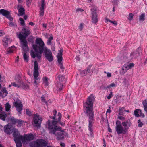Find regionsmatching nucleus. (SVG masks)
Listing matches in <instances>:
<instances>
[{
	"label": "nucleus",
	"mask_w": 147,
	"mask_h": 147,
	"mask_svg": "<svg viewBox=\"0 0 147 147\" xmlns=\"http://www.w3.org/2000/svg\"><path fill=\"white\" fill-rule=\"evenodd\" d=\"M9 25L11 26H13L14 27H17V25L16 24H14L12 22H11L9 23Z\"/></svg>",
	"instance_id": "43"
},
{
	"label": "nucleus",
	"mask_w": 147,
	"mask_h": 147,
	"mask_svg": "<svg viewBox=\"0 0 147 147\" xmlns=\"http://www.w3.org/2000/svg\"><path fill=\"white\" fill-rule=\"evenodd\" d=\"M60 146L61 147H65V144L63 143H60Z\"/></svg>",
	"instance_id": "59"
},
{
	"label": "nucleus",
	"mask_w": 147,
	"mask_h": 147,
	"mask_svg": "<svg viewBox=\"0 0 147 147\" xmlns=\"http://www.w3.org/2000/svg\"><path fill=\"white\" fill-rule=\"evenodd\" d=\"M124 109V108H120L119 109V114L120 115H123V110Z\"/></svg>",
	"instance_id": "39"
},
{
	"label": "nucleus",
	"mask_w": 147,
	"mask_h": 147,
	"mask_svg": "<svg viewBox=\"0 0 147 147\" xmlns=\"http://www.w3.org/2000/svg\"><path fill=\"white\" fill-rule=\"evenodd\" d=\"M16 49V47L14 46H13L9 47L7 51V54H10L13 53Z\"/></svg>",
	"instance_id": "23"
},
{
	"label": "nucleus",
	"mask_w": 147,
	"mask_h": 147,
	"mask_svg": "<svg viewBox=\"0 0 147 147\" xmlns=\"http://www.w3.org/2000/svg\"><path fill=\"white\" fill-rule=\"evenodd\" d=\"M19 20L20 21V24L21 25H25L24 21V20L22 18H20Z\"/></svg>",
	"instance_id": "44"
},
{
	"label": "nucleus",
	"mask_w": 147,
	"mask_h": 147,
	"mask_svg": "<svg viewBox=\"0 0 147 147\" xmlns=\"http://www.w3.org/2000/svg\"><path fill=\"white\" fill-rule=\"evenodd\" d=\"M139 109H136L134 112V115L136 117H138L139 116V115L138 114V113H139Z\"/></svg>",
	"instance_id": "37"
},
{
	"label": "nucleus",
	"mask_w": 147,
	"mask_h": 147,
	"mask_svg": "<svg viewBox=\"0 0 147 147\" xmlns=\"http://www.w3.org/2000/svg\"><path fill=\"white\" fill-rule=\"evenodd\" d=\"M14 105L16 107L17 110L21 114V111L22 110V104L20 100L16 101L13 103Z\"/></svg>",
	"instance_id": "14"
},
{
	"label": "nucleus",
	"mask_w": 147,
	"mask_h": 147,
	"mask_svg": "<svg viewBox=\"0 0 147 147\" xmlns=\"http://www.w3.org/2000/svg\"><path fill=\"white\" fill-rule=\"evenodd\" d=\"M91 66V65H89L86 70H83L81 72L80 74L82 76H86L89 72Z\"/></svg>",
	"instance_id": "21"
},
{
	"label": "nucleus",
	"mask_w": 147,
	"mask_h": 147,
	"mask_svg": "<svg viewBox=\"0 0 147 147\" xmlns=\"http://www.w3.org/2000/svg\"><path fill=\"white\" fill-rule=\"evenodd\" d=\"M2 91L3 93H5L6 94H7V91L5 88H3L2 90Z\"/></svg>",
	"instance_id": "55"
},
{
	"label": "nucleus",
	"mask_w": 147,
	"mask_h": 147,
	"mask_svg": "<svg viewBox=\"0 0 147 147\" xmlns=\"http://www.w3.org/2000/svg\"><path fill=\"white\" fill-rule=\"evenodd\" d=\"M116 131L118 134L122 133L127 134L128 132V130H126L125 128H123L120 124L116 126Z\"/></svg>",
	"instance_id": "13"
},
{
	"label": "nucleus",
	"mask_w": 147,
	"mask_h": 147,
	"mask_svg": "<svg viewBox=\"0 0 147 147\" xmlns=\"http://www.w3.org/2000/svg\"><path fill=\"white\" fill-rule=\"evenodd\" d=\"M138 126L139 127H141L143 125V123L140 120H139L138 121Z\"/></svg>",
	"instance_id": "36"
},
{
	"label": "nucleus",
	"mask_w": 147,
	"mask_h": 147,
	"mask_svg": "<svg viewBox=\"0 0 147 147\" xmlns=\"http://www.w3.org/2000/svg\"><path fill=\"white\" fill-rule=\"evenodd\" d=\"M13 135L14 138V140L16 144H17V142H21L20 140H21L22 136L20 135L17 129H13Z\"/></svg>",
	"instance_id": "11"
},
{
	"label": "nucleus",
	"mask_w": 147,
	"mask_h": 147,
	"mask_svg": "<svg viewBox=\"0 0 147 147\" xmlns=\"http://www.w3.org/2000/svg\"><path fill=\"white\" fill-rule=\"evenodd\" d=\"M144 110L147 113V107H144Z\"/></svg>",
	"instance_id": "64"
},
{
	"label": "nucleus",
	"mask_w": 147,
	"mask_h": 147,
	"mask_svg": "<svg viewBox=\"0 0 147 147\" xmlns=\"http://www.w3.org/2000/svg\"><path fill=\"white\" fill-rule=\"evenodd\" d=\"M110 22L113 24L114 25H117V22L115 21H110Z\"/></svg>",
	"instance_id": "54"
},
{
	"label": "nucleus",
	"mask_w": 147,
	"mask_h": 147,
	"mask_svg": "<svg viewBox=\"0 0 147 147\" xmlns=\"http://www.w3.org/2000/svg\"><path fill=\"white\" fill-rule=\"evenodd\" d=\"M57 111L56 110L53 111V116H50V118L52 119L51 123L50 120H49L47 122L48 125V129L49 133L51 134H53L56 136L57 140H61L65 137H68V133L63 129L62 128L59 126L56 125L58 123L62 126H64L65 125V121H61L62 117L61 113L59 112L57 116L58 118H57Z\"/></svg>",
	"instance_id": "1"
},
{
	"label": "nucleus",
	"mask_w": 147,
	"mask_h": 147,
	"mask_svg": "<svg viewBox=\"0 0 147 147\" xmlns=\"http://www.w3.org/2000/svg\"><path fill=\"white\" fill-rule=\"evenodd\" d=\"M53 39V37L52 36H50L48 39V40L47 42V44L48 45H51V41Z\"/></svg>",
	"instance_id": "33"
},
{
	"label": "nucleus",
	"mask_w": 147,
	"mask_h": 147,
	"mask_svg": "<svg viewBox=\"0 0 147 147\" xmlns=\"http://www.w3.org/2000/svg\"><path fill=\"white\" fill-rule=\"evenodd\" d=\"M18 9L19 10V15L20 16H22L24 13V8L21 7L20 8L19 6L17 7Z\"/></svg>",
	"instance_id": "27"
},
{
	"label": "nucleus",
	"mask_w": 147,
	"mask_h": 147,
	"mask_svg": "<svg viewBox=\"0 0 147 147\" xmlns=\"http://www.w3.org/2000/svg\"><path fill=\"white\" fill-rule=\"evenodd\" d=\"M144 107H147V100H144L143 102Z\"/></svg>",
	"instance_id": "47"
},
{
	"label": "nucleus",
	"mask_w": 147,
	"mask_h": 147,
	"mask_svg": "<svg viewBox=\"0 0 147 147\" xmlns=\"http://www.w3.org/2000/svg\"><path fill=\"white\" fill-rule=\"evenodd\" d=\"M22 85L23 86V87L24 89L25 90H27L29 88V86H28L25 84H22Z\"/></svg>",
	"instance_id": "42"
},
{
	"label": "nucleus",
	"mask_w": 147,
	"mask_h": 147,
	"mask_svg": "<svg viewBox=\"0 0 147 147\" xmlns=\"http://www.w3.org/2000/svg\"><path fill=\"white\" fill-rule=\"evenodd\" d=\"M48 78L46 77H45L43 78V82L46 86H47L48 85Z\"/></svg>",
	"instance_id": "28"
},
{
	"label": "nucleus",
	"mask_w": 147,
	"mask_h": 147,
	"mask_svg": "<svg viewBox=\"0 0 147 147\" xmlns=\"http://www.w3.org/2000/svg\"><path fill=\"white\" fill-rule=\"evenodd\" d=\"M0 14H2L4 16H5L10 21L13 20L12 18L10 15V13L7 11L1 9L0 10Z\"/></svg>",
	"instance_id": "15"
},
{
	"label": "nucleus",
	"mask_w": 147,
	"mask_h": 147,
	"mask_svg": "<svg viewBox=\"0 0 147 147\" xmlns=\"http://www.w3.org/2000/svg\"><path fill=\"white\" fill-rule=\"evenodd\" d=\"M107 75L108 77H110L111 76V73H107Z\"/></svg>",
	"instance_id": "60"
},
{
	"label": "nucleus",
	"mask_w": 147,
	"mask_h": 147,
	"mask_svg": "<svg viewBox=\"0 0 147 147\" xmlns=\"http://www.w3.org/2000/svg\"><path fill=\"white\" fill-rule=\"evenodd\" d=\"M16 34L21 40V45L24 51H28L29 49L27 46V42L26 39L25 38H23L24 36L21 33H20L19 34H18V33H17Z\"/></svg>",
	"instance_id": "7"
},
{
	"label": "nucleus",
	"mask_w": 147,
	"mask_h": 147,
	"mask_svg": "<svg viewBox=\"0 0 147 147\" xmlns=\"http://www.w3.org/2000/svg\"><path fill=\"white\" fill-rule=\"evenodd\" d=\"M84 11V10L81 8H78L76 9V12H83Z\"/></svg>",
	"instance_id": "49"
},
{
	"label": "nucleus",
	"mask_w": 147,
	"mask_h": 147,
	"mask_svg": "<svg viewBox=\"0 0 147 147\" xmlns=\"http://www.w3.org/2000/svg\"><path fill=\"white\" fill-rule=\"evenodd\" d=\"M33 126L37 128H40L42 120V117L37 114L33 115Z\"/></svg>",
	"instance_id": "6"
},
{
	"label": "nucleus",
	"mask_w": 147,
	"mask_h": 147,
	"mask_svg": "<svg viewBox=\"0 0 147 147\" xmlns=\"http://www.w3.org/2000/svg\"><path fill=\"white\" fill-rule=\"evenodd\" d=\"M15 82L16 83V84H20V86H21L22 85L23 82L19 76H17L15 78Z\"/></svg>",
	"instance_id": "22"
},
{
	"label": "nucleus",
	"mask_w": 147,
	"mask_h": 147,
	"mask_svg": "<svg viewBox=\"0 0 147 147\" xmlns=\"http://www.w3.org/2000/svg\"><path fill=\"white\" fill-rule=\"evenodd\" d=\"M59 79L61 82H63L65 81V76L63 75L60 74L59 76Z\"/></svg>",
	"instance_id": "26"
},
{
	"label": "nucleus",
	"mask_w": 147,
	"mask_h": 147,
	"mask_svg": "<svg viewBox=\"0 0 147 147\" xmlns=\"http://www.w3.org/2000/svg\"><path fill=\"white\" fill-rule=\"evenodd\" d=\"M16 145L17 147H22V144L21 142H17Z\"/></svg>",
	"instance_id": "51"
},
{
	"label": "nucleus",
	"mask_w": 147,
	"mask_h": 147,
	"mask_svg": "<svg viewBox=\"0 0 147 147\" xmlns=\"http://www.w3.org/2000/svg\"><path fill=\"white\" fill-rule=\"evenodd\" d=\"M75 59L77 61H79L80 59V57L79 56H76Z\"/></svg>",
	"instance_id": "58"
},
{
	"label": "nucleus",
	"mask_w": 147,
	"mask_h": 147,
	"mask_svg": "<svg viewBox=\"0 0 147 147\" xmlns=\"http://www.w3.org/2000/svg\"><path fill=\"white\" fill-rule=\"evenodd\" d=\"M10 41L9 38L6 36L4 37L3 39V45L4 46L6 47H7L8 43Z\"/></svg>",
	"instance_id": "24"
},
{
	"label": "nucleus",
	"mask_w": 147,
	"mask_h": 147,
	"mask_svg": "<svg viewBox=\"0 0 147 147\" xmlns=\"http://www.w3.org/2000/svg\"><path fill=\"white\" fill-rule=\"evenodd\" d=\"M26 1L27 3V5H29L31 3L32 0H26Z\"/></svg>",
	"instance_id": "56"
},
{
	"label": "nucleus",
	"mask_w": 147,
	"mask_h": 147,
	"mask_svg": "<svg viewBox=\"0 0 147 147\" xmlns=\"http://www.w3.org/2000/svg\"><path fill=\"white\" fill-rule=\"evenodd\" d=\"M34 71L33 73V78L32 80V83L35 86H37L40 82V78L39 77V72L38 63L36 61L34 63Z\"/></svg>",
	"instance_id": "4"
},
{
	"label": "nucleus",
	"mask_w": 147,
	"mask_h": 147,
	"mask_svg": "<svg viewBox=\"0 0 147 147\" xmlns=\"http://www.w3.org/2000/svg\"><path fill=\"white\" fill-rule=\"evenodd\" d=\"M19 56H18L16 57V59L15 60V61L16 63H18V62L19 61Z\"/></svg>",
	"instance_id": "62"
},
{
	"label": "nucleus",
	"mask_w": 147,
	"mask_h": 147,
	"mask_svg": "<svg viewBox=\"0 0 147 147\" xmlns=\"http://www.w3.org/2000/svg\"><path fill=\"white\" fill-rule=\"evenodd\" d=\"M23 121L21 120H18L17 119L16 123L18 124V127L21 126L23 123Z\"/></svg>",
	"instance_id": "32"
},
{
	"label": "nucleus",
	"mask_w": 147,
	"mask_h": 147,
	"mask_svg": "<svg viewBox=\"0 0 147 147\" xmlns=\"http://www.w3.org/2000/svg\"><path fill=\"white\" fill-rule=\"evenodd\" d=\"M115 84L114 83L111 84L110 85L107 86L108 88H109L111 87H115Z\"/></svg>",
	"instance_id": "50"
},
{
	"label": "nucleus",
	"mask_w": 147,
	"mask_h": 147,
	"mask_svg": "<svg viewBox=\"0 0 147 147\" xmlns=\"http://www.w3.org/2000/svg\"><path fill=\"white\" fill-rule=\"evenodd\" d=\"M42 26H43V27L44 28H46L47 25V24H45V23L43 24Z\"/></svg>",
	"instance_id": "63"
},
{
	"label": "nucleus",
	"mask_w": 147,
	"mask_h": 147,
	"mask_svg": "<svg viewBox=\"0 0 147 147\" xmlns=\"http://www.w3.org/2000/svg\"><path fill=\"white\" fill-rule=\"evenodd\" d=\"M134 65L133 63H126L122 67L120 71L121 74H124L128 70L131 69Z\"/></svg>",
	"instance_id": "10"
},
{
	"label": "nucleus",
	"mask_w": 147,
	"mask_h": 147,
	"mask_svg": "<svg viewBox=\"0 0 147 147\" xmlns=\"http://www.w3.org/2000/svg\"><path fill=\"white\" fill-rule=\"evenodd\" d=\"M2 107L0 106V119L4 121L7 117V115L5 112L2 111Z\"/></svg>",
	"instance_id": "20"
},
{
	"label": "nucleus",
	"mask_w": 147,
	"mask_h": 147,
	"mask_svg": "<svg viewBox=\"0 0 147 147\" xmlns=\"http://www.w3.org/2000/svg\"><path fill=\"white\" fill-rule=\"evenodd\" d=\"M134 16V15L132 13H130L129 14L128 19L130 21H131L133 18V17Z\"/></svg>",
	"instance_id": "38"
},
{
	"label": "nucleus",
	"mask_w": 147,
	"mask_h": 147,
	"mask_svg": "<svg viewBox=\"0 0 147 147\" xmlns=\"http://www.w3.org/2000/svg\"><path fill=\"white\" fill-rule=\"evenodd\" d=\"M105 22H110V21H111V20H110L108 19L107 18H105Z\"/></svg>",
	"instance_id": "57"
},
{
	"label": "nucleus",
	"mask_w": 147,
	"mask_h": 147,
	"mask_svg": "<svg viewBox=\"0 0 147 147\" xmlns=\"http://www.w3.org/2000/svg\"><path fill=\"white\" fill-rule=\"evenodd\" d=\"M94 98L92 95H90L88 97L87 101L84 104V107L86 113L88 114L89 119V128L92 135L93 130L92 128V123L93 120L94 114L93 112V102L94 100Z\"/></svg>",
	"instance_id": "3"
},
{
	"label": "nucleus",
	"mask_w": 147,
	"mask_h": 147,
	"mask_svg": "<svg viewBox=\"0 0 147 147\" xmlns=\"http://www.w3.org/2000/svg\"><path fill=\"white\" fill-rule=\"evenodd\" d=\"M118 118L122 121H124L125 119V118L124 117L121 116H119L118 117Z\"/></svg>",
	"instance_id": "45"
},
{
	"label": "nucleus",
	"mask_w": 147,
	"mask_h": 147,
	"mask_svg": "<svg viewBox=\"0 0 147 147\" xmlns=\"http://www.w3.org/2000/svg\"><path fill=\"white\" fill-rule=\"evenodd\" d=\"M110 112H111L110 107H109V109H108L107 111V113H106V114L107 115V113H110Z\"/></svg>",
	"instance_id": "61"
},
{
	"label": "nucleus",
	"mask_w": 147,
	"mask_h": 147,
	"mask_svg": "<svg viewBox=\"0 0 147 147\" xmlns=\"http://www.w3.org/2000/svg\"><path fill=\"white\" fill-rule=\"evenodd\" d=\"M63 51L62 49H60L59 50V53L58 54L57 58H58V62L61 69L63 70L65 69V68L63 66V63L62 62L63 59L62 57Z\"/></svg>",
	"instance_id": "12"
},
{
	"label": "nucleus",
	"mask_w": 147,
	"mask_h": 147,
	"mask_svg": "<svg viewBox=\"0 0 147 147\" xmlns=\"http://www.w3.org/2000/svg\"><path fill=\"white\" fill-rule=\"evenodd\" d=\"M34 138V136L32 134L26 135L24 137L22 136L21 141L23 143H25L27 141L32 140Z\"/></svg>",
	"instance_id": "16"
},
{
	"label": "nucleus",
	"mask_w": 147,
	"mask_h": 147,
	"mask_svg": "<svg viewBox=\"0 0 147 147\" xmlns=\"http://www.w3.org/2000/svg\"><path fill=\"white\" fill-rule=\"evenodd\" d=\"M23 36V38H25L27 36L29 35L30 34V30L28 27L26 28L25 27H23L22 30V32H20Z\"/></svg>",
	"instance_id": "17"
},
{
	"label": "nucleus",
	"mask_w": 147,
	"mask_h": 147,
	"mask_svg": "<svg viewBox=\"0 0 147 147\" xmlns=\"http://www.w3.org/2000/svg\"><path fill=\"white\" fill-rule=\"evenodd\" d=\"M139 113L140 114V116H142L143 117H144V114L142 112V111L141 110L139 109Z\"/></svg>",
	"instance_id": "52"
},
{
	"label": "nucleus",
	"mask_w": 147,
	"mask_h": 147,
	"mask_svg": "<svg viewBox=\"0 0 147 147\" xmlns=\"http://www.w3.org/2000/svg\"><path fill=\"white\" fill-rule=\"evenodd\" d=\"M57 86L59 89V91H60L62 90L63 88V84L61 83L60 82H59L57 83Z\"/></svg>",
	"instance_id": "30"
},
{
	"label": "nucleus",
	"mask_w": 147,
	"mask_h": 147,
	"mask_svg": "<svg viewBox=\"0 0 147 147\" xmlns=\"http://www.w3.org/2000/svg\"><path fill=\"white\" fill-rule=\"evenodd\" d=\"M32 47L35 53L33 50H31L30 55L32 58H35L36 57L38 59H40L43 52L45 57L49 62L53 60V57L52 52L45 46L44 43L41 38H37L36 39L35 43L33 45Z\"/></svg>",
	"instance_id": "2"
},
{
	"label": "nucleus",
	"mask_w": 147,
	"mask_h": 147,
	"mask_svg": "<svg viewBox=\"0 0 147 147\" xmlns=\"http://www.w3.org/2000/svg\"><path fill=\"white\" fill-rule=\"evenodd\" d=\"M122 125L123 127H125V128L127 130L129 127L131 125L132 123L130 120L128 119L126 121L123 122L122 123Z\"/></svg>",
	"instance_id": "19"
},
{
	"label": "nucleus",
	"mask_w": 147,
	"mask_h": 147,
	"mask_svg": "<svg viewBox=\"0 0 147 147\" xmlns=\"http://www.w3.org/2000/svg\"><path fill=\"white\" fill-rule=\"evenodd\" d=\"M145 15L144 14H141L139 17V20H144V19Z\"/></svg>",
	"instance_id": "40"
},
{
	"label": "nucleus",
	"mask_w": 147,
	"mask_h": 147,
	"mask_svg": "<svg viewBox=\"0 0 147 147\" xmlns=\"http://www.w3.org/2000/svg\"><path fill=\"white\" fill-rule=\"evenodd\" d=\"M26 113L27 115L29 116H30L31 115V112L29 109H27L26 110Z\"/></svg>",
	"instance_id": "46"
},
{
	"label": "nucleus",
	"mask_w": 147,
	"mask_h": 147,
	"mask_svg": "<svg viewBox=\"0 0 147 147\" xmlns=\"http://www.w3.org/2000/svg\"><path fill=\"white\" fill-rule=\"evenodd\" d=\"M4 131L7 134H10L12 132L10 128L9 127L8 125H7L4 127Z\"/></svg>",
	"instance_id": "25"
},
{
	"label": "nucleus",
	"mask_w": 147,
	"mask_h": 147,
	"mask_svg": "<svg viewBox=\"0 0 147 147\" xmlns=\"http://www.w3.org/2000/svg\"><path fill=\"white\" fill-rule=\"evenodd\" d=\"M17 120V119H15L13 117L11 118L10 119V122L12 124H15L16 123Z\"/></svg>",
	"instance_id": "34"
},
{
	"label": "nucleus",
	"mask_w": 147,
	"mask_h": 147,
	"mask_svg": "<svg viewBox=\"0 0 147 147\" xmlns=\"http://www.w3.org/2000/svg\"><path fill=\"white\" fill-rule=\"evenodd\" d=\"M91 11L92 12V22L94 24H96L98 21V15L97 12V8L95 6H94L91 9Z\"/></svg>",
	"instance_id": "8"
},
{
	"label": "nucleus",
	"mask_w": 147,
	"mask_h": 147,
	"mask_svg": "<svg viewBox=\"0 0 147 147\" xmlns=\"http://www.w3.org/2000/svg\"><path fill=\"white\" fill-rule=\"evenodd\" d=\"M23 58L24 60L26 62L28 61V55L26 53L24 52L23 54Z\"/></svg>",
	"instance_id": "29"
},
{
	"label": "nucleus",
	"mask_w": 147,
	"mask_h": 147,
	"mask_svg": "<svg viewBox=\"0 0 147 147\" xmlns=\"http://www.w3.org/2000/svg\"><path fill=\"white\" fill-rule=\"evenodd\" d=\"M112 96V92H111L110 94L107 96V98L108 99H110Z\"/></svg>",
	"instance_id": "53"
},
{
	"label": "nucleus",
	"mask_w": 147,
	"mask_h": 147,
	"mask_svg": "<svg viewBox=\"0 0 147 147\" xmlns=\"http://www.w3.org/2000/svg\"><path fill=\"white\" fill-rule=\"evenodd\" d=\"M83 26L84 24L83 23H81L80 24L79 26V28L80 31L82 30L83 28Z\"/></svg>",
	"instance_id": "41"
},
{
	"label": "nucleus",
	"mask_w": 147,
	"mask_h": 147,
	"mask_svg": "<svg viewBox=\"0 0 147 147\" xmlns=\"http://www.w3.org/2000/svg\"><path fill=\"white\" fill-rule=\"evenodd\" d=\"M11 85L12 86L16 87L19 88L20 87V84H16V83L15 82L11 83Z\"/></svg>",
	"instance_id": "35"
},
{
	"label": "nucleus",
	"mask_w": 147,
	"mask_h": 147,
	"mask_svg": "<svg viewBox=\"0 0 147 147\" xmlns=\"http://www.w3.org/2000/svg\"><path fill=\"white\" fill-rule=\"evenodd\" d=\"M5 107L6 111H8L10 110L11 105L9 103H7L5 104Z\"/></svg>",
	"instance_id": "31"
},
{
	"label": "nucleus",
	"mask_w": 147,
	"mask_h": 147,
	"mask_svg": "<svg viewBox=\"0 0 147 147\" xmlns=\"http://www.w3.org/2000/svg\"><path fill=\"white\" fill-rule=\"evenodd\" d=\"M41 100L43 102H45V103H47V102L45 98V97L44 96H42L41 97Z\"/></svg>",
	"instance_id": "48"
},
{
	"label": "nucleus",
	"mask_w": 147,
	"mask_h": 147,
	"mask_svg": "<svg viewBox=\"0 0 147 147\" xmlns=\"http://www.w3.org/2000/svg\"><path fill=\"white\" fill-rule=\"evenodd\" d=\"M46 141L43 139H40L36 140L35 141L32 142L30 144V147H43L47 145Z\"/></svg>",
	"instance_id": "5"
},
{
	"label": "nucleus",
	"mask_w": 147,
	"mask_h": 147,
	"mask_svg": "<svg viewBox=\"0 0 147 147\" xmlns=\"http://www.w3.org/2000/svg\"><path fill=\"white\" fill-rule=\"evenodd\" d=\"M139 49H138L137 50L131 53L128 58L127 57V53H125L123 56L124 58L127 61H130L134 58H136L139 55V53L138 51Z\"/></svg>",
	"instance_id": "9"
},
{
	"label": "nucleus",
	"mask_w": 147,
	"mask_h": 147,
	"mask_svg": "<svg viewBox=\"0 0 147 147\" xmlns=\"http://www.w3.org/2000/svg\"><path fill=\"white\" fill-rule=\"evenodd\" d=\"M41 4L40 7V14L41 16H43L44 15V11L46 7L45 0H41Z\"/></svg>",
	"instance_id": "18"
}]
</instances>
